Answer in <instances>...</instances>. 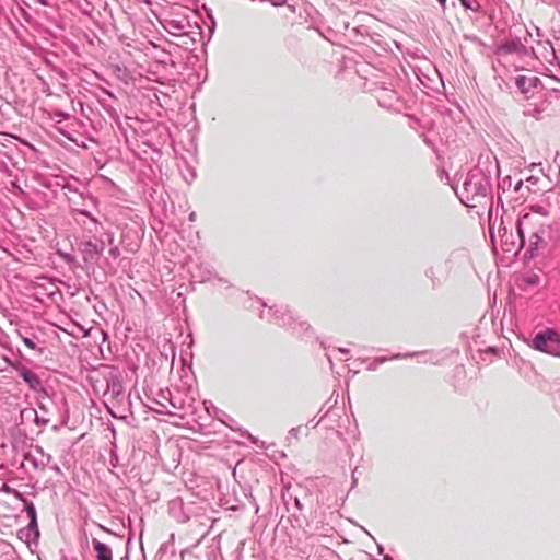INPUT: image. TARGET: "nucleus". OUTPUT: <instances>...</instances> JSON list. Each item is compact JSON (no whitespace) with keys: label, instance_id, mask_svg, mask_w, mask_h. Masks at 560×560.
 Here are the masks:
<instances>
[{"label":"nucleus","instance_id":"obj_1","mask_svg":"<svg viewBox=\"0 0 560 560\" xmlns=\"http://www.w3.org/2000/svg\"><path fill=\"white\" fill-rule=\"evenodd\" d=\"M455 191L466 207H478L491 197V175L480 167H475L467 173L462 188Z\"/></svg>","mask_w":560,"mask_h":560},{"label":"nucleus","instance_id":"obj_2","mask_svg":"<svg viewBox=\"0 0 560 560\" xmlns=\"http://www.w3.org/2000/svg\"><path fill=\"white\" fill-rule=\"evenodd\" d=\"M273 316L278 325L291 329L299 336L305 334L310 329V325L306 322H302L295 318L288 307H280L275 310Z\"/></svg>","mask_w":560,"mask_h":560},{"label":"nucleus","instance_id":"obj_3","mask_svg":"<svg viewBox=\"0 0 560 560\" xmlns=\"http://www.w3.org/2000/svg\"><path fill=\"white\" fill-rule=\"evenodd\" d=\"M532 347L549 354H556L559 347L558 334L551 329L540 331L532 340Z\"/></svg>","mask_w":560,"mask_h":560},{"label":"nucleus","instance_id":"obj_4","mask_svg":"<svg viewBox=\"0 0 560 560\" xmlns=\"http://www.w3.org/2000/svg\"><path fill=\"white\" fill-rule=\"evenodd\" d=\"M84 261L95 260L105 249L104 241H86L82 244Z\"/></svg>","mask_w":560,"mask_h":560},{"label":"nucleus","instance_id":"obj_5","mask_svg":"<svg viewBox=\"0 0 560 560\" xmlns=\"http://www.w3.org/2000/svg\"><path fill=\"white\" fill-rule=\"evenodd\" d=\"M14 369L32 389L36 390L40 386V378L36 373L22 364L14 365Z\"/></svg>","mask_w":560,"mask_h":560},{"label":"nucleus","instance_id":"obj_6","mask_svg":"<svg viewBox=\"0 0 560 560\" xmlns=\"http://www.w3.org/2000/svg\"><path fill=\"white\" fill-rule=\"evenodd\" d=\"M427 352H412V353H397L392 357H376L373 359V361L369 364L368 370L369 371H375L380 364H383L389 360H399L405 358H412L417 355H424Z\"/></svg>","mask_w":560,"mask_h":560},{"label":"nucleus","instance_id":"obj_7","mask_svg":"<svg viewBox=\"0 0 560 560\" xmlns=\"http://www.w3.org/2000/svg\"><path fill=\"white\" fill-rule=\"evenodd\" d=\"M162 25L168 33L177 35L185 32L188 22L186 19L175 20L165 18L162 22Z\"/></svg>","mask_w":560,"mask_h":560},{"label":"nucleus","instance_id":"obj_8","mask_svg":"<svg viewBox=\"0 0 560 560\" xmlns=\"http://www.w3.org/2000/svg\"><path fill=\"white\" fill-rule=\"evenodd\" d=\"M92 546L95 551L96 560H113V551L108 545L96 538H92Z\"/></svg>","mask_w":560,"mask_h":560},{"label":"nucleus","instance_id":"obj_9","mask_svg":"<svg viewBox=\"0 0 560 560\" xmlns=\"http://www.w3.org/2000/svg\"><path fill=\"white\" fill-rule=\"evenodd\" d=\"M398 98L396 92L388 89H382L377 95V102L380 106L385 108H393Z\"/></svg>","mask_w":560,"mask_h":560},{"label":"nucleus","instance_id":"obj_10","mask_svg":"<svg viewBox=\"0 0 560 560\" xmlns=\"http://www.w3.org/2000/svg\"><path fill=\"white\" fill-rule=\"evenodd\" d=\"M34 452L39 454L40 455V458L37 459L36 457H34L33 455L28 454L26 456V459L27 460H32L33 465L35 467H38V466H46L48 465L51 460H52V456L49 454V453H45V451L43 450L42 446L39 445H36L34 447Z\"/></svg>","mask_w":560,"mask_h":560},{"label":"nucleus","instance_id":"obj_11","mask_svg":"<svg viewBox=\"0 0 560 560\" xmlns=\"http://www.w3.org/2000/svg\"><path fill=\"white\" fill-rule=\"evenodd\" d=\"M539 82L537 77H527V75H518L516 78V86L520 89L522 93H527L533 86Z\"/></svg>","mask_w":560,"mask_h":560},{"label":"nucleus","instance_id":"obj_12","mask_svg":"<svg viewBox=\"0 0 560 560\" xmlns=\"http://www.w3.org/2000/svg\"><path fill=\"white\" fill-rule=\"evenodd\" d=\"M424 276L431 282V288L436 290L442 287L444 280L439 276V272L434 266H430L424 270Z\"/></svg>","mask_w":560,"mask_h":560},{"label":"nucleus","instance_id":"obj_13","mask_svg":"<svg viewBox=\"0 0 560 560\" xmlns=\"http://www.w3.org/2000/svg\"><path fill=\"white\" fill-rule=\"evenodd\" d=\"M197 268H198L199 273H196L194 271L191 273H192V277L198 279L199 282H205L212 278L213 272L210 268L202 267V266H198Z\"/></svg>","mask_w":560,"mask_h":560},{"label":"nucleus","instance_id":"obj_14","mask_svg":"<svg viewBox=\"0 0 560 560\" xmlns=\"http://www.w3.org/2000/svg\"><path fill=\"white\" fill-rule=\"evenodd\" d=\"M530 221H532L530 214H524L517 221L516 229H517V233H518L520 237L522 238V241H524V231H525V229L528 228V225L530 224Z\"/></svg>","mask_w":560,"mask_h":560},{"label":"nucleus","instance_id":"obj_15","mask_svg":"<svg viewBox=\"0 0 560 560\" xmlns=\"http://www.w3.org/2000/svg\"><path fill=\"white\" fill-rule=\"evenodd\" d=\"M459 1L466 10H471L474 12L482 11L481 5L477 0H459Z\"/></svg>","mask_w":560,"mask_h":560},{"label":"nucleus","instance_id":"obj_16","mask_svg":"<svg viewBox=\"0 0 560 560\" xmlns=\"http://www.w3.org/2000/svg\"><path fill=\"white\" fill-rule=\"evenodd\" d=\"M24 511L28 517V520L37 518V512L34 503L32 501L24 500Z\"/></svg>","mask_w":560,"mask_h":560},{"label":"nucleus","instance_id":"obj_17","mask_svg":"<svg viewBox=\"0 0 560 560\" xmlns=\"http://www.w3.org/2000/svg\"><path fill=\"white\" fill-rule=\"evenodd\" d=\"M27 528L30 532H32L34 534V537L37 538L39 536L37 518H34V516L32 517V520H30Z\"/></svg>","mask_w":560,"mask_h":560},{"label":"nucleus","instance_id":"obj_18","mask_svg":"<svg viewBox=\"0 0 560 560\" xmlns=\"http://www.w3.org/2000/svg\"><path fill=\"white\" fill-rule=\"evenodd\" d=\"M467 257V254L465 250L463 249H458V250H454L450 254V257L447 259V262H451L455 259H458V258H466Z\"/></svg>","mask_w":560,"mask_h":560},{"label":"nucleus","instance_id":"obj_19","mask_svg":"<svg viewBox=\"0 0 560 560\" xmlns=\"http://www.w3.org/2000/svg\"><path fill=\"white\" fill-rule=\"evenodd\" d=\"M110 390L115 397H118L122 394V385L119 381L113 382L110 386Z\"/></svg>","mask_w":560,"mask_h":560},{"label":"nucleus","instance_id":"obj_20","mask_svg":"<svg viewBox=\"0 0 560 560\" xmlns=\"http://www.w3.org/2000/svg\"><path fill=\"white\" fill-rule=\"evenodd\" d=\"M530 243L535 245L536 247L539 245V243H542V237L539 235L538 231L530 232Z\"/></svg>","mask_w":560,"mask_h":560},{"label":"nucleus","instance_id":"obj_21","mask_svg":"<svg viewBox=\"0 0 560 560\" xmlns=\"http://www.w3.org/2000/svg\"><path fill=\"white\" fill-rule=\"evenodd\" d=\"M156 404L159 405V408H153V410L158 413H161V415H172V411H170L166 407L165 404L161 402V401H156Z\"/></svg>","mask_w":560,"mask_h":560},{"label":"nucleus","instance_id":"obj_22","mask_svg":"<svg viewBox=\"0 0 560 560\" xmlns=\"http://www.w3.org/2000/svg\"><path fill=\"white\" fill-rule=\"evenodd\" d=\"M21 339H22L23 343H24L27 348H30V349H32V350H35V349H36V343H35V341H34V339H33V338H31V337H25V336H21Z\"/></svg>","mask_w":560,"mask_h":560},{"label":"nucleus","instance_id":"obj_23","mask_svg":"<svg viewBox=\"0 0 560 560\" xmlns=\"http://www.w3.org/2000/svg\"><path fill=\"white\" fill-rule=\"evenodd\" d=\"M58 255L67 262V264H74L75 257L68 253L58 252Z\"/></svg>","mask_w":560,"mask_h":560},{"label":"nucleus","instance_id":"obj_24","mask_svg":"<svg viewBox=\"0 0 560 560\" xmlns=\"http://www.w3.org/2000/svg\"><path fill=\"white\" fill-rule=\"evenodd\" d=\"M525 282L529 285H537L539 283V277L537 275H530L525 278Z\"/></svg>","mask_w":560,"mask_h":560},{"label":"nucleus","instance_id":"obj_25","mask_svg":"<svg viewBox=\"0 0 560 560\" xmlns=\"http://www.w3.org/2000/svg\"><path fill=\"white\" fill-rule=\"evenodd\" d=\"M301 432V427H295V428H292L290 431H289V435L294 438V439H298L299 438V434Z\"/></svg>","mask_w":560,"mask_h":560},{"label":"nucleus","instance_id":"obj_26","mask_svg":"<svg viewBox=\"0 0 560 560\" xmlns=\"http://www.w3.org/2000/svg\"><path fill=\"white\" fill-rule=\"evenodd\" d=\"M108 253L113 258H117L120 255L119 248L117 246L109 248Z\"/></svg>","mask_w":560,"mask_h":560},{"label":"nucleus","instance_id":"obj_27","mask_svg":"<svg viewBox=\"0 0 560 560\" xmlns=\"http://www.w3.org/2000/svg\"><path fill=\"white\" fill-rule=\"evenodd\" d=\"M50 469L54 470L58 475H62V471H61V469H60L58 464L50 465Z\"/></svg>","mask_w":560,"mask_h":560},{"label":"nucleus","instance_id":"obj_28","mask_svg":"<svg viewBox=\"0 0 560 560\" xmlns=\"http://www.w3.org/2000/svg\"><path fill=\"white\" fill-rule=\"evenodd\" d=\"M327 412L328 411H325L324 415L320 417V419L317 422H315L314 420H310L308 423H312L314 428L318 427L319 422L327 416Z\"/></svg>","mask_w":560,"mask_h":560},{"label":"nucleus","instance_id":"obj_29","mask_svg":"<svg viewBox=\"0 0 560 560\" xmlns=\"http://www.w3.org/2000/svg\"><path fill=\"white\" fill-rule=\"evenodd\" d=\"M327 412L328 411H325L324 415L320 417V419L317 422H315L314 420H310L308 423H312L314 428L318 427L319 422L327 416Z\"/></svg>","mask_w":560,"mask_h":560},{"label":"nucleus","instance_id":"obj_30","mask_svg":"<svg viewBox=\"0 0 560 560\" xmlns=\"http://www.w3.org/2000/svg\"><path fill=\"white\" fill-rule=\"evenodd\" d=\"M327 412L328 411H325L324 415L320 417V419L317 422H315L314 420H310L308 423H312L314 428L318 427L319 422L327 416Z\"/></svg>","mask_w":560,"mask_h":560},{"label":"nucleus","instance_id":"obj_31","mask_svg":"<svg viewBox=\"0 0 560 560\" xmlns=\"http://www.w3.org/2000/svg\"><path fill=\"white\" fill-rule=\"evenodd\" d=\"M293 501H294L295 506H296L299 510H302V503H301L300 499L295 497V498L293 499Z\"/></svg>","mask_w":560,"mask_h":560},{"label":"nucleus","instance_id":"obj_32","mask_svg":"<svg viewBox=\"0 0 560 560\" xmlns=\"http://www.w3.org/2000/svg\"><path fill=\"white\" fill-rule=\"evenodd\" d=\"M272 308L270 307L267 312L266 311H261L260 313V318H266L267 315H269L271 313Z\"/></svg>","mask_w":560,"mask_h":560},{"label":"nucleus","instance_id":"obj_33","mask_svg":"<svg viewBox=\"0 0 560 560\" xmlns=\"http://www.w3.org/2000/svg\"><path fill=\"white\" fill-rule=\"evenodd\" d=\"M168 402L172 407L176 408V409H179L182 406L178 405L177 402H175L173 399H168Z\"/></svg>","mask_w":560,"mask_h":560},{"label":"nucleus","instance_id":"obj_34","mask_svg":"<svg viewBox=\"0 0 560 560\" xmlns=\"http://www.w3.org/2000/svg\"><path fill=\"white\" fill-rule=\"evenodd\" d=\"M358 468H355L352 472V487H354L357 485V478H355V471H357Z\"/></svg>","mask_w":560,"mask_h":560},{"label":"nucleus","instance_id":"obj_35","mask_svg":"<svg viewBox=\"0 0 560 560\" xmlns=\"http://www.w3.org/2000/svg\"><path fill=\"white\" fill-rule=\"evenodd\" d=\"M337 350H338V352H340V353H342L345 355L349 353V350L346 349V348H338Z\"/></svg>","mask_w":560,"mask_h":560},{"label":"nucleus","instance_id":"obj_36","mask_svg":"<svg viewBox=\"0 0 560 560\" xmlns=\"http://www.w3.org/2000/svg\"><path fill=\"white\" fill-rule=\"evenodd\" d=\"M108 243L112 244L114 241V235L112 233L107 234Z\"/></svg>","mask_w":560,"mask_h":560},{"label":"nucleus","instance_id":"obj_37","mask_svg":"<svg viewBox=\"0 0 560 560\" xmlns=\"http://www.w3.org/2000/svg\"><path fill=\"white\" fill-rule=\"evenodd\" d=\"M438 2L443 9H445L446 0H438Z\"/></svg>","mask_w":560,"mask_h":560},{"label":"nucleus","instance_id":"obj_38","mask_svg":"<svg viewBox=\"0 0 560 560\" xmlns=\"http://www.w3.org/2000/svg\"><path fill=\"white\" fill-rule=\"evenodd\" d=\"M195 219H196V213H195V212H191V213L189 214V221H195Z\"/></svg>","mask_w":560,"mask_h":560},{"label":"nucleus","instance_id":"obj_39","mask_svg":"<svg viewBox=\"0 0 560 560\" xmlns=\"http://www.w3.org/2000/svg\"><path fill=\"white\" fill-rule=\"evenodd\" d=\"M37 2L43 4V5H48V1L47 0H37Z\"/></svg>","mask_w":560,"mask_h":560},{"label":"nucleus","instance_id":"obj_40","mask_svg":"<svg viewBox=\"0 0 560 560\" xmlns=\"http://www.w3.org/2000/svg\"><path fill=\"white\" fill-rule=\"evenodd\" d=\"M522 184H523L522 180H518V183L515 186V189L518 190L521 188Z\"/></svg>","mask_w":560,"mask_h":560},{"label":"nucleus","instance_id":"obj_41","mask_svg":"<svg viewBox=\"0 0 560 560\" xmlns=\"http://www.w3.org/2000/svg\"><path fill=\"white\" fill-rule=\"evenodd\" d=\"M383 560H393V558L390 556H388V555H385Z\"/></svg>","mask_w":560,"mask_h":560},{"label":"nucleus","instance_id":"obj_42","mask_svg":"<svg viewBox=\"0 0 560 560\" xmlns=\"http://www.w3.org/2000/svg\"><path fill=\"white\" fill-rule=\"evenodd\" d=\"M259 511V505L257 503H255V512L258 513Z\"/></svg>","mask_w":560,"mask_h":560},{"label":"nucleus","instance_id":"obj_43","mask_svg":"<svg viewBox=\"0 0 560 560\" xmlns=\"http://www.w3.org/2000/svg\"><path fill=\"white\" fill-rule=\"evenodd\" d=\"M377 549H378V552L382 553L383 552V547L381 545L377 546Z\"/></svg>","mask_w":560,"mask_h":560},{"label":"nucleus","instance_id":"obj_44","mask_svg":"<svg viewBox=\"0 0 560 560\" xmlns=\"http://www.w3.org/2000/svg\"><path fill=\"white\" fill-rule=\"evenodd\" d=\"M101 528L107 533H112L109 529H107L105 526H101Z\"/></svg>","mask_w":560,"mask_h":560}]
</instances>
